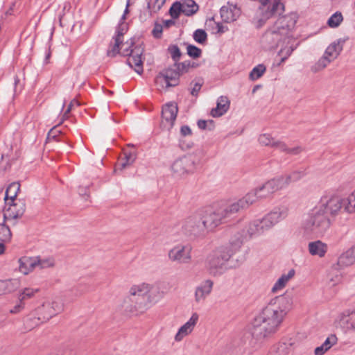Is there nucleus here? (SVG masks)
Returning a JSON list of instances; mask_svg holds the SVG:
<instances>
[{
  "mask_svg": "<svg viewBox=\"0 0 355 355\" xmlns=\"http://www.w3.org/2000/svg\"><path fill=\"white\" fill-rule=\"evenodd\" d=\"M129 6H130V0H128L127 4H126V8H125V10L124 11V15L122 17L123 19H125V15L128 14V12H129V10H128Z\"/></svg>",
  "mask_w": 355,
  "mask_h": 355,
  "instance_id": "0e129e2a",
  "label": "nucleus"
},
{
  "mask_svg": "<svg viewBox=\"0 0 355 355\" xmlns=\"http://www.w3.org/2000/svg\"><path fill=\"white\" fill-rule=\"evenodd\" d=\"M291 305L292 298L290 296L280 295L272 300L259 315L277 329Z\"/></svg>",
  "mask_w": 355,
  "mask_h": 355,
  "instance_id": "423d86ee",
  "label": "nucleus"
},
{
  "mask_svg": "<svg viewBox=\"0 0 355 355\" xmlns=\"http://www.w3.org/2000/svg\"><path fill=\"white\" fill-rule=\"evenodd\" d=\"M342 209L347 214H355V197L351 193L345 198H341Z\"/></svg>",
  "mask_w": 355,
  "mask_h": 355,
  "instance_id": "c756f323",
  "label": "nucleus"
},
{
  "mask_svg": "<svg viewBox=\"0 0 355 355\" xmlns=\"http://www.w3.org/2000/svg\"><path fill=\"white\" fill-rule=\"evenodd\" d=\"M193 39L200 44H204L207 39L206 32L202 29H198L193 33Z\"/></svg>",
  "mask_w": 355,
  "mask_h": 355,
  "instance_id": "37998d69",
  "label": "nucleus"
},
{
  "mask_svg": "<svg viewBox=\"0 0 355 355\" xmlns=\"http://www.w3.org/2000/svg\"><path fill=\"white\" fill-rule=\"evenodd\" d=\"M343 49V42L340 40L333 42L325 50L323 56L311 68L313 72H318L325 68L329 63L334 60Z\"/></svg>",
  "mask_w": 355,
  "mask_h": 355,
  "instance_id": "9d476101",
  "label": "nucleus"
},
{
  "mask_svg": "<svg viewBox=\"0 0 355 355\" xmlns=\"http://www.w3.org/2000/svg\"><path fill=\"white\" fill-rule=\"evenodd\" d=\"M230 100L227 96H220L217 100L216 107L211 110L213 117H219L227 112L230 107Z\"/></svg>",
  "mask_w": 355,
  "mask_h": 355,
  "instance_id": "a878e982",
  "label": "nucleus"
},
{
  "mask_svg": "<svg viewBox=\"0 0 355 355\" xmlns=\"http://www.w3.org/2000/svg\"><path fill=\"white\" fill-rule=\"evenodd\" d=\"M201 88V84L196 83L192 89L191 94L193 96H196L198 94V92L200 91Z\"/></svg>",
  "mask_w": 355,
  "mask_h": 355,
  "instance_id": "13d9d810",
  "label": "nucleus"
},
{
  "mask_svg": "<svg viewBox=\"0 0 355 355\" xmlns=\"http://www.w3.org/2000/svg\"><path fill=\"white\" fill-rule=\"evenodd\" d=\"M178 112V105L170 102L162 107L161 128L164 130L169 131L174 125Z\"/></svg>",
  "mask_w": 355,
  "mask_h": 355,
  "instance_id": "4468645a",
  "label": "nucleus"
},
{
  "mask_svg": "<svg viewBox=\"0 0 355 355\" xmlns=\"http://www.w3.org/2000/svg\"><path fill=\"white\" fill-rule=\"evenodd\" d=\"M24 307H25L24 302L17 300V304L12 309H10V313H13V314L19 313L22 310H24Z\"/></svg>",
  "mask_w": 355,
  "mask_h": 355,
  "instance_id": "8fccbe9b",
  "label": "nucleus"
},
{
  "mask_svg": "<svg viewBox=\"0 0 355 355\" xmlns=\"http://www.w3.org/2000/svg\"><path fill=\"white\" fill-rule=\"evenodd\" d=\"M168 51L170 52L171 55L174 61H177L180 59L181 56V53L180 49L177 46L173 45L169 46Z\"/></svg>",
  "mask_w": 355,
  "mask_h": 355,
  "instance_id": "49530a36",
  "label": "nucleus"
},
{
  "mask_svg": "<svg viewBox=\"0 0 355 355\" xmlns=\"http://www.w3.org/2000/svg\"><path fill=\"white\" fill-rule=\"evenodd\" d=\"M307 250L311 256L324 258L328 252L329 247L327 243L321 240H315L308 243Z\"/></svg>",
  "mask_w": 355,
  "mask_h": 355,
  "instance_id": "5701e85b",
  "label": "nucleus"
},
{
  "mask_svg": "<svg viewBox=\"0 0 355 355\" xmlns=\"http://www.w3.org/2000/svg\"><path fill=\"white\" fill-rule=\"evenodd\" d=\"M266 189L271 194L287 187L282 175L272 178L264 183Z\"/></svg>",
  "mask_w": 355,
  "mask_h": 355,
  "instance_id": "bb28decb",
  "label": "nucleus"
},
{
  "mask_svg": "<svg viewBox=\"0 0 355 355\" xmlns=\"http://www.w3.org/2000/svg\"><path fill=\"white\" fill-rule=\"evenodd\" d=\"M164 23L166 27H169L170 26L174 24V21L173 20H166L164 21Z\"/></svg>",
  "mask_w": 355,
  "mask_h": 355,
  "instance_id": "69168bd1",
  "label": "nucleus"
},
{
  "mask_svg": "<svg viewBox=\"0 0 355 355\" xmlns=\"http://www.w3.org/2000/svg\"><path fill=\"white\" fill-rule=\"evenodd\" d=\"M318 207L326 215L328 214L331 216H336L342 210L341 198L335 195L323 196Z\"/></svg>",
  "mask_w": 355,
  "mask_h": 355,
  "instance_id": "ddd939ff",
  "label": "nucleus"
},
{
  "mask_svg": "<svg viewBox=\"0 0 355 355\" xmlns=\"http://www.w3.org/2000/svg\"><path fill=\"white\" fill-rule=\"evenodd\" d=\"M182 13L190 16L196 13L198 10V6L193 0H184L181 3Z\"/></svg>",
  "mask_w": 355,
  "mask_h": 355,
  "instance_id": "473e14b6",
  "label": "nucleus"
},
{
  "mask_svg": "<svg viewBox=\"0 0 355 355\" xmlns=\"http://www.w3.org/2000/svg\"><path fill=\"white\" fill-rule=\"evenodd\" d=\"M171 168L174 176L182 178L194 172L196 163L192 157L184 156L175 159Z\"/></svg>",
  "mask_w": 355,
  "mask_h": 355,
  "instance_id": "f8f14e48",
  "label": "nucleus"
},
{
  "mask_svg": "<svg viewBox=\"0 0 355 355\" xmlns=\"http://www.w3.org/2000/svg\"><path fill=\"white\" fill-rule=\"evenodd\" d=\"M38 290L33 288H24L19 292L17 300L24 302L25 300L33 297Z\"/></svg>",
  "mask_w": 355,
  "mask_h": 355,
  "instance_id": "c9c22d12",
  "label": "nucleus"
},
{
  "mask_svg": "<svg viewBox=\"0 0 355 355\" xmlns=\"http://www.w3.org/2000/svg\"><path fill=\"white\" fill-rule=\"evenodd\" d=\"M37 257L24 256L17 260L16 271L23 275H28L36 268Z\"/></svg>",
  "mask_w": 355,
  "mask_h": 355,
  "instance_id": "412c9836",
  "label": "nucleus"
},
{
  "mask_svg": "<svg viewBox=\"0 0 355 355\" xmlns=\"http://www.w3.org/2000/svg\"><path fill=\"white\" fill-rule=\"evenodd\" d=\"M232 218L225 202L219 205L205 218L198 215L187 219L183 229L190 236L199 237L206 234L208 230H211L223 223L227 222Z\"/></svg>",
  "mask_w": 355,
  "mask_h": 355,
  "instance_id": "f03ea898",
  "label": "nucleus"
},
{
  "mask_svg": "<svg viewBox=\"0 0 355 355\" xmlns=\"http://www.w3.org/2000/svg\"><path fill=\"white\" fill-rule=\"evenodd\" d=\"M164 291L154 288L153 284L139 282L132 284L128 295L119 304V311L125 314H137L146 312L152 304L164 298Z\"/></svg>",
  "mask_w": 355,
  "mask_h": 355,
  "instance_id": "f257e3e1",
  "label": "nucleus"
},
{
  "mask_svg": "<svg viewBox=\"0 0 355 355\" xmlns=\"http://www.w3.org/2000/svg\"><path fill=\"white\" fill-rule=\"evenodd\" d=\"M304 175V173L302 171H293L289 173L282 175V177L286 186H288L291 182L300 180Z\"/></svg>",
  "mask_w": 355,
  "mask_h": 355,
  "instance_id": "f704fd0d",
  "label": "nucleus"
},
{
  "mask_svg": "<svg viewBox=\"0 0 355 355\" xmlns=\"http://www.w3.org/2000/svg\"><path fill=\"white\" fill-rule=\"evenodd\" d=\"M281 42L286 44L279 51V55L281 56V62H283L291 55L296 47V43L294 37L283 38ZM278 44H277V45Z\"/></svg>",
  "mask_w": 355,
  "mask_h": 355,
  "instance_id": "393cba45",
  "label": "nucleus"
},
{
  "mask_svg": "<svg viewBox=\"0 0 355 355\" xmlns=\"http://www.w3.org/2000/svg\"><path fill=\"white\" fill-rule=\"evenodd\" d=\"M250 334L252 338L256 342L259 343L263 342L273 335L267 329V328H266V327L261 325L256 320H254L252 327L250 330Z\"/></svg>",
  "mask_w": 355,
  "mask_h": 355,
  "instance_id": "4be33fe9",
  "label": "nucleus"
},
{
  "mask_svg": "<svg viewBox=\"0 0 355 355\" xmlns=\"http://www.w3.org/2000/svg\"><path fill=\"white\" fill-rule=\"evenodd\" d=\"M127 30V25L125 24H121L119 29L117 31V35L114 38V45L111 50L107 51L108 56H114L119 53L123 55H129L128 59V64L134 68L135 71L141 74L143 72V59L142 55L144 49L139 46H136L132 49L131 47L134 44L132 39L127 40L123 42V35Z\"/></svg>",
  "mask_w": 355,
  "mask_h": 355,
  "instance_id": "7ed1b4c3",
  "label": "nucleus"
},
{
  "mask_svg": "<svg viewBox=\"0 0 355 355\" xmlns=\"http://www.w3.org/2000/svg\"><path fill=\"white\" fill-rule=\"evenodd\" d=\"M180 73L174 69H167L161 72L156 78L155 83L162 89L175 87L178 85Z\"/></svg>",
  "mask_w": 355,
  "mask_h": 355,
  "instance_id": "2eb2a0df",
  "label": "nucleus"
},
{
  "mask_svg": "<svg viewBox=\"0 0 355 355\" xmlns=\"http://www.w3.org/2000/svg\"><path fill=\"white\" fill-rule=\"evenodd\" d=\"M181 135L184 137L191 134V128L187 125H183L180 129Z\"/></svg>",
  "mask_w": 355,
  "mask_h": 355,
  "instance_id": "4d7b16f0",
  "label": "nucleus"
},
{
  "mask_svg": "<svg viewBox=\"0 0 355 355\" xmlns=\"http://www.w3.org/2000/svg\"><path fill=\"white\" fill-rule=\"evenodd\" d=\"M270 195L266 189L264 183L250 192L246 193L243 197L234 200L226 202L225 204L231 213L232 216L248 209L250 206L255 203L259 200L266 198Z\"/></svg>",
  "mask_w": 355,
  "mask_h": 355,
  "instance_id": "6e6552de",
  "label": "nucleus"
},
{
  "mask_svg": "<svg viewBox=\"0 0 355 355\" xmlns=\"http://www.w3.org/2000/svg\"><path fill=\"white\" fill-rule=\"evenodd\" d=\"M240 15V10L233 4L224 6L220 8V16L226 22L235 21Z\"/></svg>",
  "mask_w": 355,
  "mask_h": 355,
  "instance_id": "b1692460",
  "label": "nucleus"
},
{
  "mask_svg": "<svg viewBox=\"0 0 355 355\" xmlns=\"http://www.w3.org/2000/svg\"><path fill=\"white\" fill-rule=\"evenodd\" d=\"M298 16L295 12L279 17L275 23V30L266 33L264 40L273 48L277 46L278 42L283 38L293 37V31Z\"/></svg>",
  "mask_w": 355,
  "mask_h": 355,
  "instance_id": "0eeeda50",
  "label": "nucleus"
},
{
  "mask_svg": "<svg viewBox=\"0 0 355 355\" xmlns=\"http://www.w3.org/2000/svg\"><path fill=\"white\" fill-rule=\"evenodd\" d=\"M6 294L4 286L2 280H0V295Z\"/></svg>",
  "mask_w": 355,
  "mask_h": 355,
  "instance_id": "e2e57ef3",
  "label": "nucleus"
},
{
  "mask_svg": "<svg viewBox=\"0 0 355 355\" xmlns=\"http://www.w3.org/2000/svg\"><path fill=\"white\" fill-rule=\"evenodd\" d=\"M6 294L16 291L19 287V281L17 279L2 280Z\"/></svg>",
  "mask_w": 355,
  "mask_h": 355,
  "instance_id": "e433bc0d",
  "label": "nucleus"
},
{
  "mask_svg": "<svg viewBox=\"0 0 355 355\" xmlns=\"http://www.w3.org/2000/svg\"><path fill=\"white\" fill-rule=\"evenodd\" d=\"M200 315L194 312L191 314L189 319L182 324L174 336V340L176 343L182 342L186 337L191 335L199 321Z\"/></svg>",
  "mask_w": 355,
  "mask_h": 355,
  "instance_id": "6ab92c4d",
  "label": "nucleus"
},
{
  "mask_svg": "<svg viewBox=\"0 0 355 355\" xmlns=\"http://www.w3.org/2000/svg\"><path fill=\"white\" fill-rule=\"evenodd\" d=\"M218 32L223 33L225 32L223 26L220 24H217Z\"/></svg>",
  "mask_w": 355,
  "mask_h": 355,
  "instance_id": "338daca9",
  "label": "nucleus"
},
{
  "mask_svg": "<svg viewBox=\"0 0 355 355\" xmlns=\"http://www.w3.org/2000/svg\"><path fill=\"white\" fill-rule=\"evenodd\" d=\"M5 252V245L0 243V254H3Z\"/></svg>",
  "mask_w": 355,
  "mask_h": 355,
  "instance_id": "774afa93",
  "label": "nucleus"
},
{
  "mask_svg": "<svg viewBox=\"0 0 355 355\" xmlns=\"http://www.w3.org/2000/svg\"><path fill=\"white\" fill-rule=\"evenodd\" d=\"M80 105V103H79V102L77 100L73 99L70 102V103H69V105L68 106L67 110L65 111L64 114H63V118L64 119H67L68 117L69 113L71 112V110H72L73 107L74 105Z\"/></svg>",
  "mask_w": 355,
  "mask_h": 355,
  "instance_id": "864d4df0",
  "label": "nucleus"
},
{
  "mask_svg": "<svg viewBox=\"0 0 355 355\" xmlns=\"http://www.w3.org/2000/svg\"><path fill=\"white\" fill-rule=\"evenodd\" d=\"M3 218L5 220L21 217L25 211V203L22 200H10L5 202Z\"/></svg>",
  "mask_w": 355,
  "mask_h": 355,
  "instance_id": "dca6fc26",
  "label": "nucleus"
},
{
  "mask_svg": "<svg viewBox=\"0 0 355 355\" xmlns=\"http://www.w3.org/2000/svg\"><path fill=\"white\" fill-rule=\"evenodd\" d=\"M136 159V155L132 153H125L124 161L120 164V169L123 170L128 166L132 164Z\"/></svg>",
  "mask_w": 355,
  "mask_h": 355,
  "instance_id": "ea45409f",
  "label": "nucleus"
},
{
  "mask_svg": "<svg viewBox=\"0 0 355 355\" xmlns=\"http://www.w3.org/2000/svg\"><path fill=\"white\" fill-rule=\"evenodd\" d=\"M169 12H170L171 16L173 18L177 19L179 17L180 13L182 12L181 3H179V2L174 3L172 5V6L171 7Z\"/></svg>",
  "mask_w": 355,
  "mask_h": 355,
  "instance_id": "c03bdc74",
  "label": "nucleus"
},
{
  "mask_svg": "<svg viewBox=\"0 0 355 355\" xmlns=\"http://www.w3.org/2000/svg\"><path fill=\"white\" fill-rule=\"evenodd\" d=\"M162 33V26L160 24H155L153 30V35L155 37H159Z\"/></svg>",
  "mask_w": 355,
  "mask_h": 355,
  "instance_id": "5fc2aeb1",
  "label": "nucleus"
},
{
  "mask_svg": "<svg viewBox=\"0 0 355 355\" xmlns=\"http://www.w3.org/2000/svg\"><path fill=\"white\" fill-rule=\"evenodd\" d=\"M355 263V250L353 247L350 248L341 254L338 259L337 264L340 267H346Z\"/></svg>",
  "mask_w": 355,
  "mask_h": 355,
  "instance_id": "c85d7f7f",
  "label": "nucleus"
},
{
  "mask_svg": "<svg viewBox=\"0 0 355 355\" xmlns=\"http://www.w3.org/2000/svg\"><path fill=\"white\" fill-rule=\"evenodd\" d=\"M254 320H256L258 322H259L261 325L263 327H266L267 329L271 332L272 334H274L277 329H276L275 327L270 325L268 322L265 321L262 318H261L259 315L257 316Z\"/></svg>",
  "mask_w": 355,
  "mask_h": 355,
  "instance_id": "de8ad7c7",
  "label": "nucleus"
},
{
  "mask_svg": "<svg viewBox=\"0 0 355 355\" xmlns=\"http://www.w3.org/2000/svg\"><path fill=\"white\" fill-rule=\"evenodd\" d=\"M188 55L193 58H198L201 55L202 51L196 46L189 44L187 47Z\"/></svg>",
  "mask_w": 355,
  "mask_h": 355,
  "instance_id": "a18cd8bd",
  "label": "nucleus"
},
{
  "mask_svg": "<svg viewBox=\"0 0 355 355\" xmlns=\"http://www.w3.org/2000/svg\"><path fill=\"white\" fill-rule=\"evenodd\" d=\"M192 247L189 244H178L168 252V259L173 263L187 264L191 261Z\"/></svg>",
  "mask_w": 355,
  "mask_h": 355,
  "instance_id": "9b49d317",
  "label": "nucleus"
},
{
  "mask_svg": "<svg viewBox=\"0 0 355 355\" xmlns=\"http://www.w3.org/2000/svg\"><path fill=\"white\" fill-rule=\"evenodd\" d=\"M346 322L349 324V327L355 330V311L348 315V319Z\"/></svg>",
  "mask_w": 355,
  "mask_h": 355,
  "instance_id": "603ef678",
  "label": "nucleus"
},
{
  "mask_svg": "<svg viewBox=\"0 0 355 355\" xmlns=\"http://www.w3.org/2000/svg\"><path fill=\"white\" fill-rule=\"evenodd\" d=\"M165 0H155V4L157 5V9H160V8L163 6Z\"/></svg>",
  "mask_w": 355,
  "mask_h": 355,
  "instance_id": "052dcab7",
  "label": "nucleus"
},
{
  "mask_svg": "<svg viewBox=\"0 0 355 355\" xmlns=\"http://www.w3.org/2000/svg\"><path fill=\"white\" fill-rule=\"evenodd\" d=\"M258 141L261 146H271L279 149L282 151H286L292 154H298L301 151V149L299 147L293 148H288L285 143L273 138L269 134L260 135Z\"/></svg>",
  "mask_w": 355,
  "mask_h": 355,
  "instance_id": "f3484780",
  "label": "nucleus"
},
{
  "mask_svg": "<svg viewBox=\"0 0 355 355\" xmlns=\"http://www.w3.org/2000/svg\"><path fill=\"white\" fill-rule=\"evenodd\" d=\"M20 185L17 182H12L10 184L6 191L4 198L5 202L12 200H18L16 197L18 191H19Z\"/></svg>",
  "mask_w": 355,
  "mask_h": 355,
  "instance_id": "72a5a7b5",
  "label": "nucleus"
},
{
  "mask_svg": "<svg viewBox=\"0 0 355 355\" xmlns=\"http://www.w3.org/2000/svg\"><path fill=\"white\" fill-rule=\"evenodd\" d=\"M214 284V281L210 279L202 281V283L196 288L194 293L195 302L198 304L204 302L208 296L211 295Z\"/></svg>",
  "mask_w": 355,
  "mask_h": 355,
  "instance_id": "aec40b11",
  "label": "nucleus"
},
{
  "mask_svg": "<svg viewBox=\"0 0 355 355\" xmlns=\"http://www.w3.org/2000/svg\"><path fill=\"white\" fill-rule=\"evenodd\" d=\"M63 311L64 303L60 299L46 300L26 318L27 329H32L40 323L48 321Z\"/></svg>",
  "mask_w": 355,
  "mask_h": 355,
  "instance_id": "39448f33",
  "label": "nucleus"
},
{
  "mask_svg": "<svg viewBox=\"0 0 355 355\" xmlns=\"http://www.w3.org/2000/svg\"><path fill=\"white\" fill-rule=\"evenodd\" d=\"M243 241V236H242L236 239L232 238L229 247L223 246L214 250L207 259V267L209 272L213 276L220 275L223 266L232 256L240 249Z\"/></svg>",
  "mask_w": 355,
  "mask_h": 355,
  "instance_id": "20e7f679",
  "label": "nucleus"
},
{
  "mask_svg": "<svg viewBox=\"0 0 355 355\" xmlns=\"http://www.w3.org/2000/svg\"><path fill=\"white\" fill-rule=\"evenodd\" d=\"M5 220L0 224V240L4 242L9 241L11 239V232L10 228L6 225Z\"/></svg>",
  "mask_w": 355,
  "mask_h": 355,
  "instance_id": "4c0bfd02",
  "label": "nucleus"
},
{
  "mask_svg": "<svg viewBox=\"0 0 355 355\" xmlns=\"http://www.w3.org/2000/svg\"><path fill=\"white\" fill-rule=\"evenodd\" d=\"M37 261L38 262L36 263V268L39 267L42 269L51 268L55 265L54 260L52 258L42 259L40 257H37Z\"/></svg>",
  "mask_w": 355,
  "mask_h": 355,
  "instance_id": "79ce46f5",
  "label": "nucleus"
},
{
  "mask_svg": "<svg viewBox=\"0 0 355 355\" xmlns=\"http://www.w3.org/2000/svg\"><path fill=\"white\" fill-rule=\"evenodd\" d=\"M266 71V67L263 64H259L255 67L250 73V78L252 80H256L260 78Z\"/></svg>",
  "mask_w": 355,
  "mask_h": 355,
  "instance_id": "a19ab883",
  "label": "nucleus"
},
{
  "mask_svg": "<svg viewBox=\"0 0 355 355\" xmlns=\"http://www.w3.org/2000/svg\"><path fill=\"white\" fill-rule=\"evenodd\" d=\"M343 17L340 12H336L327 21V24L331 28L338 27L343 21Z\"/></svg>",
  "mask_w": 355,
  "mask_h": 355,
  "instance_id": "58836bf2",
  "label": "nucleus"
},
{
  "mask_svg": "<svg viewBox=\"0 0 355 355\" xmlns=\"http://www.w3.org/2000/svg\"><path fill=\"white\" fill-rule=\"evenodd\" d=\"M284 10V6L280 0H273L265 10V16L268 18L272 15H281Z\"/></svg>",
  "mask_w": 355,
  "mask_h": 355,
  "instance_id": "2f4dec72",
  "label": "nucleus"
},
{
  "mask_svg": "<svg viewBox=\"0 0 355 355\" xmlns=\"http://www.w3.org/2000/svg\"><path fill=\"white\" fill-rule=\"evenodd\" d=\"M341 280V276L340 274H329V283L331 286H334L338 284Z\"/></svg>",
  "mask_w": 355,
  "mask_h": 355,
  "instance_id": "09e8293b",
  "label": "nucleus"
},
{
  "mask_svg": "<svg viewBox=\"0 0 355 355\" xmlns=\"http://www.w3.org/2000/svg\"><path fill=\"white\" fill-rule=\"evenodd\" d=\"M331 221L324 211L316 207L308 215L304 222V228L317 234H324L331 227Z\"/></svg>",
  "mask_w": 355,
  "mask_h": 355,
  "instance_id": "1a4fd4ad",
  "label": "nucleus"
},
{
  "mask_svg": "<svg viewBox=\"0 0 355 355\" xmlns=\"http://www.w3.org/2000/svg\"><path fill=\"white\" fill-rule=\"evenodd\" d=\"M59 133L60 131L57 130L55 128H52L48 133L47 139L49 141L54 139Z\"/></svg>",
  "mask_w": 355,
  "mask_h": 355,
  "instance_id": "6e6d98bb",
  "label": "nucleus"
},
{
  "mask_svg": "<svg viewBox=\"0 0 355 355\" xmlns=\"http://www.w3.org/2000/svg\"><path fill=\"white\" fill-rule=\"evenodd\" d=\"M6 294L4 286L2 280H0V295Z\"/></svg>",
  "mask_w": 355,
  "mask_h": 355,
  "instance_id": "680f3d73",
  "label": "nucleus"
},
{
  "mask_svg": "<svg viewBox=\"0 0 355 355\" xmlns=\"http://www.w3.org/2000/svg\"><path fill=\"white\" fill-rule=\"evenodd\" d=\"M288 214L287 207H278L268 214L261 221V228L270 229L280 220L285 219Z\"/></svg>",
  "mask_w": 355,
  "mask_h": 355,
  "instance_id": "a211bd4d",
  "label": "nucleus"
},
{
  "mask_svg": "<svg viewBox=\"0 0 355 355\" xmlns=\"http://www.w3.org/2000/svg\"><path fill=\"white\" fill-rule=\"evenodd\" d=\"M295 275V270L294 269H291L288 272L282 274L272 288V292L276 293L283 289L288 282L294 277Z\"/></svg>",
  "mask_w": 355,
  "mask_h": 355,
  "instance_id": "cd10ccee",
  "label": "nucleus"
},
{
  "mask_svg": "<svg viewBox=\"0 0 355 355\" xmlns=\"http://www.w3.org/2000/svg\"><path fill=\"white\" fill-rule=\"evenodd\" d=\"M337 340V337L335 335H330L320 346L315 349V355L324 354L331 347L336 344Z\"/></svg>",
  "mask_w": 355,
  "mask_h": 355,
  "instance_id": "7c9ffc66",
  "label": "nucleus"
},
{
  "mask_svg": "<svg viewBox=\"0 0 355 355\" xmlns=\"http://www.w3.org/2000/svg\"><path fill=\"white\" fill-rule=\"evenodd\" d=\"M176 67V70L178 71V72L180 73V75L184 73V72H187L189 67H190V63L189 62H182V63H179Z\"/></svg>",
  "mask_w": 355,
  "mask_h": 355,
  "instance_id": "3c124183",
  "label": "nucleus"
},
{
  "mask_svg": "<svg viewBox=\"0 0 355 355\" xmlns=\"http://www.w3.org/2000/svg\"><path fill=\"white\" fill-rule=\"evenodd\" d=\"M198 125L200 129H205L207 125V121L205 120H199L198 121Z\"/></svg>",
  "mask_w": 355,
  "mask_h": 355,
  "instance_id": "bf43d9fd",
  "label": "nucleus"
}]
</instances>
